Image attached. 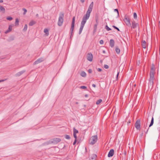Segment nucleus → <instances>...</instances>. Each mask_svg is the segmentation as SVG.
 <instances>
[{
  "label": "nucleus",
  "instance_id": "f257e3e1",
  "mask_svg": "<svg viewBox=\"0 0 160 160\" xmlns=\"http://www.w3.org/2000/svg\"><path fill=\"white\" fill-rule=\"evenodd\" d=\"M93 7V2H92L90 5L88 11L87 12L86 15L84 16L81 22L80 27L79 29V34H80L81 33L83 30L84 25L86 22L87 20L88 19L90 14L92 12Z\"/></svg>",
  "mask_w": 160,
  "mask_h": 160
},
{
  "label": "nucleus",
  "instance_id": "f03ea898",
  "mask_svg": "<svg viewBox=\"0 0 160 160\" xmlns=\"http://www.w3.org/2000/svg\"><path fill=\"white\" fill-rule=\"evenodd\" d=\"M64 14L62 12H61L60 14L58 20V25L59 26H61L63 22Z\"/></svg>",
  "mask_w": 160,
  "mask_h": 160
},
{
  "label": "nucleus",
  "instance_id": "7ed1b4c3",
  "mask_svg": "<svg viewBox=\"0 0 160 160\" xmlns=\"http://www.w3.org/2000/svg\"><path fill=\"white\" fill-rule=\"evenodd\" d=\"M98 136L97 135L92 136L89 140V143L90 144L93 145L97 142Z\"/></svg>",
  "mask_w": 160,
  "mask_h": 160
},
{
  "label": "nucleus",
  "instance_id": "20e7f679",
  "mask_svg": "<svg viewBox=\"0 0 160 160\" xmlns=\"http://www.w3.org/2000/svg\"><path fill=\"white\" fill-rule=\"evenodd\" d=\"M124 21L126 25L128 27H131V23L130 22L129 18L127 16H125Z\"/></svg>",
  "mask_w": 160,
  "mask_h": 160
},
{
  "label": "nucleus",
  "instance_id": "39448f33",
  "mask_svg": "<svg viewBox=\"0 0 160 160\" xmlns=\"http://www.w3.org/2000/svg\"><path fill=\"white\" fill-rule=\"evenodd\" d=\"M150 79L149 82V87L152 88L153 84V80L155 79L154 76H150Z\"/></svg>",
  "mask_w": 160,
  "mask_h": 160
},
{
  "label": "nucleus",
  "instance_id": "423d86ee",
  "mask_svg": "<svg viewBox=\"0 0 160 160\" xmlns=\"http://www.w3.org/2000/svg\"><path fill=\"white\" fill-rule=\"evenodd\" d=\"M75 17H73L72 19V23L71 24V28L70 29V33H71V35L72 34V33L73 32V30L74 29V24H75Z\"/></svg>",
  "mask_w": 160,
  "mask_h": 160
},
{
  "label": "nucleus",
  "instance_id": "0eeeda50",
  "mask_svg": "<svg viewBox=\"0 0 160 160\" xmlns=\"http://www.w3.org/2000/svg\"><path fill=\"white\" fill-rule=\"evenodd\" d=\"M140 120L139 119L137 120L135 123V127L137 130H140Z\"/></svg>",
  "mask_w": 160,
  "mask_h": 160
},
{
  "label": "nucleus",
  "instance_id": "6e6552de",
  "mask_svg": "<svg viewBox=\"0 0 160 160\" xmlns=\"http://www.w3.org/2000/svg\"><path fill=\"white\" fill-rule=\"evenodd\" d=\"M93 59V56L92 54L91 53H88L87 55V60L91 62L92 60Z\"/></svg>",
  "mask_w": 160,
  "mask_h": 160
},
{
  "label": "nucleus",
  "instance_id": "1a4fd4ad",
  "mask_svg": "<svg viewBox=\"0 0 160 160\" xmlns=\"http://www.w3.org/2000/svg\"><path fill=\"white\" fill-rule=\"evenodd\" d=\"M155 72L154 69V67H152L151 68V70L150 73V76H154Z\"/></svg>",
  "mask_w": 160,
  "mask_h": 160
},
{
  "label": "nucleus",
  "instance_id": "9d476101",
  "mask_svg": "<svg viewBox=\"0 0 160 160\" xmlns=\"http://www.w3.org/2000/svg\"><path fill=\"white\" fill-rule=\"evenodd\" d=\"M132 26H131V27H131L132 28H133V29L136 28L137 27H138V23H136L134 21H133L132 22Z\"/></svg>",
  "mask_w": 160,
  "mask_h": 160
},
{
  "label": "nucleus",
  "instance_id": "9b49d317",
  "mask_svg": "<svg viewBox=\"0 0 160 160\" xmlns=\"http://www.w3.org/2000/svg\"><path fill=\"white\" fill-rule=\"evenodd\" d=\"M44 60V59L43 58H39L34 62V64H38V63L43 61Z\"/></svg>",
  "mask_w": 160,
  "mask_h": 160
},
{
  "label": "nucleus",
  "instance_id": "f8f14e48",
  "mask_svg": "<svg viewBox=\"0 0 160 160\" xmlns=\"http://www.w3.org/2000/svg\"><path fill=\"white\" fill-rule=\"evenodd\" d=\"M114 151L113 149H111L109 152L108 157H112L113 156L114 154Z\"/></svg>",
  "mask_w": 160,
  "mask_h": 160
},
{
  "label": "nucleus",
  "instance_id": "ddd939ff",
  "mask_svg": "<svg viewBox=\"0 0 160 160\" xmlns=\"http://www.w3.org/2000/svg\"><path fill=\"white\" fill-rule=\"evenodd\" d=\"M78 132V131L75 128H73V136L75 139L77 138L76 134Z\"/></svg>",
  "mask_w": 160,
  "mask_h": 160
},
{
  "label": "nucleus",
  "instance_id": "4468645a",
  "mask_svg": "<svg viewBox=\"0 0 160 160\" xmlns=\"http://www.w3.org/2000/svg\"><path fill=\"white\" fill-rule=\"evenodd\" d=\"M61 139L59 138H55L53 139L52 142L54 143H57L61 141Z\"/></svg>",
  "mask_w": 160,
  "mask_h": 160
},
{
  "label": "nucleus",
  "instance_id": "2eb2a0df",
  "mask_svg": "<svg viewBox=\"0 0 160 160\" xmlns=\"http://www.w3.org/2000/svg\"><path fill=\"white\" fill-rule=\"evenodd\" d=\"M97 156L95 154H92L89 160H96Z\"/></svg>",
  "mask_w": 160,
  "mask_h": 160
},
{
  "label": "nucleus",
  "instance_id": "dca6fc26",
  "mask_svg": "<svg viewBox=\"0 0 160 160\" xmlns=\"http://www.w3.org/2000/svg\"><path fill=\"white\" fill-rule=\"evenodd\" d=\"M114 41L113 39H111L110 41V46L112 48L114 47Z\"/></svg>",
  "mask_w": 160,
  "mask_h": 160
},
{
  "label": "nucleus",
  "instance_id": "f3484780",
  "mask_svg": "<svg viewBox=\"0 0 160 160\" xmlns=\"http://www.w3.org/2000/svg\"><path fill=\"white\" fill-rule=\"evenodd\" d=\"M12 26L11 25H9V26L8 29L5 31V33H7L9 32H10L12 29Z\"/></svg>",
  "mask_w": 160,
  "mask_h": 160
},
{
  "label": "nucleus",
  "instance_id": "a211bd4d",
  "mask_svg": "<svg viewBox=\"0 0 160 160\" xmlns=\"http://www.w3.org/2000/svg\"><path fill=\"white\" fill-rule=\"evenodd\" d=\"M142 46L143 48H146L147 47V44L146 42L145 41H142Z\"/></svg>",
  "mask_w": 160,
  "mask_h": 160
},
{
  "label": "nucleus",
  "instance_id": "6ab92c4d",
  "mask_svg": "<svg viewBox=\"0 0 160 160\" xmlns=\"http://www.w3.org/2000/svg\"><path fill=\"white\" fill-rule=\"evenodd\" d=\"M25 71H20L18 73H17L16 75L15 76L17 77V76H19L21 75L23 73L25 72Z\"/></svg>",
  "mask_w": 160,
  "mask_h": 160
},
{
  "label": "nucleus",
  "instance_id": "aec40b11",
  "mask_svg": "<svg viewBox=\"0 0 160 160\" xmlns=\"http://www.w3.org/2000/svg\"><path fill=\"white\" fill-rule=\"evenodd\" d=\"M80 75L82 77H85L86 76V74L85 72L82 71L80 73Z\"/></svg>",
  "mask_w": 160,
  "mask_h": 160
},
{
  "label": "nucleus",
  "instance_id": "412c9836",
  "mask_svg": "<svg viewBox=\"0 0 160 160\" xmlns=\"http://www.w3.org/2000/svg\"><path fill=\"white\" fill-rule=\"evenodd\" d=\"M36 23L35 21L32 20L29 23V25L30 26H32Z\"/></svg>",
  "mask_w": 160,
  "mask_h": 160
},
{
  "label": "nucleus",
  "instance_id": "4be33fe9",
  "mask_svg": "<svg viewBox=\"0 0 160 160\" xmlns=\"http://www.w3.org/2000/svg\"><path fill=\"white\" fill-rule=\"evenodd\" d=\"M5 8L2 6L0 5V11H2L4 13L5 12Z\"/></svg>",
  "mask_w": 160,
  "mask_h": 160
},
{
  "label": "nucleus",
  "instance_id": "5701e85b",
  "mask_svg": "<svg viewBox=\"0 0 160 160\" xmlns=\"http://www.w3.org/2000/svg\"><path fill=\"white\" fill-rule=\"evenodd\" d=\"M44 32L47 36H48L49 34L48 30L47 29L45 28L44 30Z\"/></svg>",
  "mask_w": 160,
  "mask_h": 160
},
{
  "label": "nucleus",
  "instance_id": "b1692460",
  "mask_svg": "<svg viewBox=\"0 0 160 160\" xmlns=\"http://www.w3.org/2000/svg\"><path fill=\"white\" fill-rule=\"evenodd\" d=\"M153 122H154V118L153 117H152V118L151 123L149 125V127H150L152 126V125L153 124Z\"/></svg>",
  "mask_w": 160,
  "mask_h": 160
},
{
  "label": "nucleus",
  "instance_id": "393cba45",
  "mask_svg": "<svg viewBox=\"0 0 160 160\" xmlns=\"http://www.w3.org/2000/svg\"><path fill=\"white\" fill-rule=\"evenodd\" d=\"M19 20L18 18H16L15 20V24L16 25H19Z\"/></svg>",
  "mask_w": 160,
  "mask_h": 160
},
{
  "label": "nucleus",
  "instance_id": "a878e982",
  "mask_svg": "<svg viewBox=\"0 0 160 160\" xmlns=\"http://www.w3.org/2000/svg\"><path fill=\"white\" fill-rule=\"evenodd\" d=\"M102 100L101 99H99L97 101V102H96V104H97V105H98L99 104L102 102Z\"/></svg>",
  "mask_w": 160,
  "mask_h": 160
},
{
  "label": "nucleus",
  "instance_id": "bb28decb",
  "mask_svg": "<svg viewBox=\"0 0 160 160\" xmlns=\"http://www.w3.org/2000/svg\"><path fill=\"white\" fill-rule=\"evenodd\" d=\"M98 25V24H96L94 25V32H96V31Z\"/></svg>",
  "mask_w": 160,
  "mask_h": 160
},
{
  "label": "nucleus",
  "instance_id": "cd10ccee",
  "mask_svg": "<svg viewBox=\"0 0 160 160\" xmlns=\"http://www.w3.org/2000/svg\"><path fill=\"white\" fill-rule=\"evenodd\" d=\"M116 50V52L118 54L120 52V49L118 48V47H117L116 48V50Z\"/></svg>",
  "mask_w": 160,
  "mask_h": 160
},
{
  "label": "nucleus",
  "instance_id": "c85d7f7f",
  "mask_svg": "<svg viewBox=\"0 0 160 160\" xmlns=\"http://www.w3.org/2000/svg\"><path fill=\"white\" fill-rule=\"evenodd\" d=\"M64 137L65 138L67 139H69L70 138V136L68 135H65Z\"/></svg>",
  "mask_w": 160,
  "mask_h": 160
},
{
  "label": "nucleus",
  "instance_id": "c756f323",
  "mask_svg": "<svg viewBox=\"0 0 160 160\" xmlns=\"http://www.w3.org/2000/svg\"><path fill=\"white\" fill-rule=\"evenodd\" d=\"M27 28H28V26H27V24H25L24 26V28L23 29V30L24 31H26V30H27Z\"/></svg>",
  "mask_w": 160,
  "mask_h": 160
},
{
  "label": "nucleus",
  "instance_id": "7c9ffc66",
  "mask_svg": "<svg viewBox=\"0 0 160 160\" xmlns=\"http://www.w3.org/2000/svg\"><path fill=\"white\" fill-rule=\"evenodd\" d=\"M105 28L108 31H109L111 30V29L107 25L106 26Z\"/></svg>",
  "mask_w": 160,
  "mask_h": 160
},
{
  "label": "nucleus",
  "instance_id": "2f4dec72",
  "mask_svg": "<svg viewBox=\"0 0 160 160\" xmlns=\"http://www.w3.org/2000/svg\"><path fill=\"white\" fill-rule=\"evenodd\" d=\"M22 10L24 11L23 14L25 15L27 12V10L26 9L24 8L22 9Z\"/></svg>",
  "mask_w": 160,
  "mask_h": 160
},
{
  "label": "nucleus",
  "instance_id": "473e14b6",
  "mask_svg": "<svg viewBox=\"0 0 160 160\" xmlns=\"http://www.w3.org/2000/svg\"><path fill=\"white\" fill-rule=\"evenodd\" d=\"M133 17L135 19H136L137 18V14L136 12H134L133 13Z\"/></svg>",
  "mask_w": 160,
  "mask_h": 160
},
{
  "label": "nucleus",
  "instance_id": "72a5a7b5",
  "mask_svg": "<svg viewBox=\"0 0 160 160\" xmlns=\"http://www.w3.org/2000/svg\"><path fill=\"white\" fill-rule=\"evenodd\" d=\"M7 19L9 20H11L12 19V18L11 17H8L7 18Z\"/></svg>",
  "mask_w": 160,
  "mask_h": 160
},
{
  "label": "nucleus",
  "instance_id": "f704fd0d",
  "mask_svg": "<svg viewBox=\"0 0 160 160\" xmlns=\"http://www.w3.org/2000/svg\"><path fill=\"white\" fill-rule=\"evenodd\" d=\"M104 68L106 69H108L109 68L108 66L106 64L104 65Z\"/></svg>",
  "mask_w": 160,
  "mask_h": 160
},
{
  "label": "nucleus",
  "instance_id": "c9c22d12",
  "mask_svg": "<svg viewBox=\"0 0 160 160\" xmlns=\"http://www.w3.org/2000/svg\"><path fill=\"white\" fill-rule=\"evenodd\" d=\"M80 88L81 89H86L87 87L85 86H82L80 87Z\"/></svg>",
  "mask_w": 160,
  "mask_h": 160
},
{
  "label": "nucleus",
  "instance_id": "e433bc0d",
  "mask_svg": "<svg viewBox=\"0 0 160 160\" xmlns=\"http://www.w3.org/2000/svg\"><path fill=\"white\" fill-rule=\"evenodd\" d=\"M112 27L114 28L115 29H116L118 31H119V29L117 27H116L114 26H113Z\"/></svg>",
  "mask_w": 160,
  "mask_h": 160
},
{
  "label": "nucleus",
  "instance_id": "4c0bfd02",
  "mask_svg": "<svg viewBox=\"0 0 160 160\" xmlns=\"http://www.w3.org/2000/svg\"><path fill=\"white\" fill-rule=\"evenodd\" d=\"M99 43L100 44H102L103 43V40H100L99 41Z\"/></svg>",
  "mask_w": 160,
  "mask_h": 160
},
{
  "label": "nucleus",
  "instance_id": "58836bf2",
  "mask_svg": "<svg viewBox=\"0 0 160 160\" xmlns=\"http://www.w3.org/2000/svg\"><path fill=\"white\" fill-rule=\"evenodd\" d=\"M88 72L89 73H91L92 72V70L91 69H89L88 70Z\"/></svg>",
  "mask_w": 160,
  "mask_h": 160
},
{
  "label": "nucleus",
  "instance_id": "ea45409f",
  "mask_svg": "<svg viewBox=\"0 0 160 160\" xmlns=\"http://www.w3.org/2000/svg\"><path fill=\"white\" fill-rule=\"evenodd\" d=\"M77 138H76V139H75V141L73 143V145H75V144H76V142H77Z\"/></svg>",
  "mask_w": 160,
  "mask_h": 160
},
{
  "label": "nucleus",
  "instance_id": "a19ab883",
  "mask_svg": "<svg viewBox=\"0 0 160 160\" xmlns=\"http://www.w3.org/2000/svg\"><path fill=\"white\" fill-rule=\"evenodd\" d=\"M96 24H98V18H96Z\"/></svg>",
  "mask_w": 160,
  "mask_h": 160
},
{
  "label": "nucleus",
  "instance_id": "79ce46f5",
  "mask_svg": "<svg viewBox=\"0 0 160 160\" xmlns=\"http://www.w3.org/2000/svg\"><path fill=\"white\" fill-rule=\"evenodd\" d=\"M114 11L117 12L118 13V15L119 14V12H118V9H115Z\"/></svg>",
  "mask_w": 160,
  "mask_h": 160
},
{
  "label": "nucleus",
  "instance_id": "37998d69",
  "mask_svg": "<svg viewBox=\"0 0 160 160\" xmlns=\"http://www.w3.org/2000/svg\"><path fill=\"white\" fill-rule=\"evenodd\" d=\"M98 72H101L102 71V69L100 68H98Z\"/></svg>",
  "mask_w": 160,
  "mask_h": 160
},
{
  "label": "nucleus",
  "instance_id": "c03bdc74",
  "mask_svg": "<svg viewBox=\"0 0 160 160\" xmlns=\"http://www.w3.org/2000/svg\"><path fill=\"white\" fill-rule=\"evenodd\" d=\"M92 86L94 88L96 87V85L95 84H92Z\"/></svg>",
  "mask_w": 160,
  "mask_h": 160
},
{
  "label": "nucleus",
  "instance_id": "a18cd8bd",
  "mask_svg": "<svg viewBox=\"0 0 160 160\" xmlns=\"http://www.w3.org/2000/svg\"><path fill=\"white\" fill-rule=\"evenodd\" d=\"M5 81V80H0V82H3L4 81Z\"/></svg>",
  "mask_w": 160,
  "mask_h": 160
},
{
  "label": "nucleus",
  "instance_id": "49530a36",
  "mask_svg": "<svg viewBox=\"0 0 160 160\" xmlns=\"http://www.w3.org/2000/svg\"><path fill=\"white\" fill-rule=\"evenodd\" d=\"M81 2H82V3H83L85 1V0H80Z\"/></svg>",
  "mask_w": 160,
  "mask_h": 160
},
{
  "label": "nucleus",
  "instance_id": "de8ad7c7",
  "mask_svg": "<svg viewBox=\"0 0 160 160\" xmlns=\"http://www.w3.org/2000/svg\"><path fill=\"white\" fill-rule=\"evenodd\" d=\"M119 72H118V74L117 75V78H118V75H119Z\"/></svg>",
  "mask_w": 160,
  "mask_h": 160
},
{
  "label": "nucleus",
  "instance_id": "09e8293b",
  "mask_svg": "<svg viewBox=\"0 0 160 160\" xmlns=\"http://www.w3.org/2000/svg\"><path fill=\"white\" fill-rule=\"evenodd\" d=\"M88 94H85V97H88Z\"/></svg>",
  "mask_w": 160,
  "mask_h": 160
},
{
  "label": "nucleus",
  "instance_id": "8fccbe9b",
  "mask_svg": "<svg viewBox=\"0 0 160 160\" xmlns=\"http://www.w3.org/2000/svg\"><path fill=\"white\" fill-rule=\"evenodd\" d=\"M3 2V1L2 0H0V2L2 3Z\"/></svg>",
  "mask_w": 160,
  "mask_h": 160
},
{
  "label": "nucleus",
  "instance_id": "3c124183",
  "mask_svg": "<svg viewBox=\"0 0 160 160\" xmlns=\"http://www.w3.org/2000/svg\"><path fill=\"white\" fill-rule=\"evenodd\" d=\"M36 17H38V14H36Z\"/></svg>",
  "mask_w": 160,
  "mask_h": 160
},
{
  "label": "nucleus",
  "instance_id": "603ef678",
  "mask_svg": "<svg viewBox=\"0 0 160 160\" xmlns=\"http://www.w3.org/2000/svg\"><path fill=\"white\" fill-rule=\"evenodd\" d=\"M78 102H76V104H78Z\"/></svg>",
  "mask_w": 160,
  "mask_h": 160
},
{
  "label": "nucleus",
  "instance_id": "864d4df0",
  "mask_svg": "<svg viewBox=\"0 0 160 160\" xmlns=\"http://www.w3.org/2000/svg\"><path fill=\"white\" fill-rule=\"evenodd\" d=\"M105 51H104H104H103V53H105Z\"/></svg>",
  "mask_w": 160,
  "mask_h": 160
},
{
  "label": "nucleus",
  "instance_id": "5fc2aeb1",
  "mask_svg": "<svg viewBox=\"0 0 160 160\" xmlns=\"http://www.w3.org/2000/svg\"><path fill=\"white\" fill-rule=\"evenodd\" d=\"M159 27L160 28V21L159 22Z\"/></svg>",
  "mask_w": 160,
  "mask_h": 160
},
{
  "label": "nucleus",
  "instance_id": "6e6d98bb",
  "mask_svg": "<svg viewBox=\"0 0 160 160\" xmlns=\"http://www.w3.org/2000/svg\"><path fill=\"white\" fill-rule=\"evenodd\" d=\"M134 86H136V84H135V85H134Z\"/></svg>",
  "mask_w": 160,
  "mask_h": 160
}]
</instances>
